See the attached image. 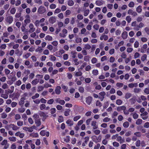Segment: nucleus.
Instances as JSON below:
<instances>
[{
  "instance_id": "obj_1",
  "label": "nucleus",
  "mask_w": 149,
  "mask_h": 149,
  "mask_svg": "<svg viewBox=\"0 0 149 149\" xmlns=\"http://www.w3.org/2000/svg\"><path fill=\"white\" fill-rule=\"evenodd\" d=\"M46 11L45 8L43 6H40L38 10V13L40 14H42L45 13Z\"/></svg>"
},
{
  "instance_id": "obj_2",
  "label": "nucleus",
  "mask_w": 149,
  "mask_h": 149,
  "mask_svg": "<svg viewBox=\"0 0 149 149\" xmlns=\"http://www.w3.org/2000/svg\"><path fill=\"white\" fill-rule=\"evenodd\" d=\"M5 20L7 23L10 24L13 21V17L11 16H8L6 18Z\"/></svg>"
},
{
  "instance_id": "obj_3",
  "label": "nucleus",
  "mask_w": 149,
  "mask_h": 149,
  "mask_svg": "<svg viewBox=\"0 0 149 149\" xmlns=\"http://www.w3.org/2000/svg\"><path fill=\"white\" fill-rule=\"evenodd\" d=\"M91 125L93 127V130L97 129L98 128V125L97 124V122L95 121H92Z\"/></svg>"
},
{
  "instance_id": "obj_4",
  "label": "nucleus",
  "mask_w": 149,
  "mask_h": 149,
  "mask_svg": "<svg viewBox=\"0 0 149 149\" xmlns=\"http://www.w3.org/2000/svg\"><path fill=\"white\" fill-rule=\"evenodd\" d=\"M61 87L60 86H57L55 88V91L56 94L57 95H59L61 93Z\"/></svg>"
},
{
  "instance_id": "obj_5",
  "label": "nucleus",
  "mask_w": 149,
  "mask_h": 149,
  "mask_svg": "<svg viewBox=\"0 0 149 149\" xmlns=\"http://www.w3.org/2000/svg\"><path fill=\"white\" fill-rule=\"evenodd\" d=\"M56 20V18L54 17L53 16L50 17L49 19V23L52 24H53L55 22Z\"/></svg>"
},
{
  "instance_id": "obj_6",
  "label": "nucleus",
  "mask_w": 149,
  "mask_h": 149,
  "mask_svg": "<svg viewBox=\"0 0 149 149\" xmlns=\"http://www.w3.org/2000/svg\"><path fill=\"white\" fill-rule=\"evenodd\" d=\"M92 100V97L91 96H88L86 99V102L88 105H90Z\"/></svg>"
},
{
  "instance_id": "obj_7",
  "label": "nucleus",
  "mask_w": 149,
  "mask_h": 149,
  "mask_svg": "<svg viewBox=\"0 0 149 149\" xmlns=\"http://www.w3.org/2000/svg\"><path fill=\"white\" fill-rule=\"evenodd\" d=\"M126 107L124 106L118 107L117 108V110L118 111H120L122 110L124 111L126 110Z\"/></svg>"
},
{
  "instance_id": "obj_8",
  "label": "nucleus",
  "mask_w": 149,
  "mask_h": 149,
  "mask_svg": "<svg viewBox=\"0 0 149 149\" xmlns=\"http://www.w3.org/2000/svg\"><path fill=\"white\" fill-rule=\"evenodd\" d=\"M127 32L124 31L122 35V37L123 39H126L127 38Z\"/></svg>"
},
{
  "instance_id": "obj_9",
  "label": "nucleus",
  "mask_w": 149,
  "mask_h": 149,
  "mask_svg": "<svg viewBox=\"0 0 149 149\" xmlns=\"http://www.w3.org/2000/svg\"><path fill=\"white\" fill-rule=\"evenodd\" d=\"M40 116L43 117V118H45V119L48 116L45 113L43 112H40Z\"/></svg>"
},
{
  "instance_id": "obj_10",
  "label": "nucleus",
  "mask_w": 149,
  "mask_h": 149,
  "mask_svg": "<svg viewBox=\"0 0 149 149\" xmlns=\"http://www.w3.org/2000/svg\"><path fill=\"white\" fill-rule=\"evenodd\" d=\"M35 123L36 124V126L37 127L40 126L41 124L40 119H36L35 120Z\"/></svg>"
},
{
  "instance_id": "obj_11",
  "label": "nucleus",
  "mask_w": 149,
  "mask_h": 149,
  "mask_svg": "<svg viewBox=\"0 0 149 149\" xmlns=\"http://www.w3.org/2000/svg\"><path fill=\"white\" fill-rule=\"evenodd\" d=\"M70 109H68L64 112V115L65 116H68L70 115Z\"/></svg>"
},
{
  "instance_id": "obj_12",
  "label": "nucleus",
  "mask_w": 149,
  "mask_h": 149,
  "mask_svg": "<svg viewBox=\"0 0 149 149\" xmlns=\"http://www.w3.org/2000/svg\"><path fill=\"white\" fill-rule=\"evenodd\" d=\"M66 123L70 126H71L73 124V122L70 119L66 121Z\"/></svg>"
},
{
  "instance_id": "obj_13",
  "label": "nucleus",
  "mask_w": 149,
  "mask_h": 149,
  "mask_svg": "<svg viewBox=\"0 0 149 149\" xmlns=\"http://www.w3.org/2000/svg\"><path fill=\"white\" fill-rule=\"evenodd\" d=\"M25 98L24 97H22L20 99V101L19 102V104L20 105H22L24 103V100Z\"/></svg>"
},
{
  "instance_id": "obj_14",
  "label": "nucleus",
  "mask_w": 149,
  "mask_h": 149,
  "mask_svg": "<svg viewBox=\"0 0 149 149\" xmlns=\"http://www.w3.org/2000/svg\"><path fill=\"white\" fill-rule=\"evenodd\" d=\"M39 82V80L37 79H36L33 80L31 82V84L33 85H35Z\"/></svg>"
},
{
  "instance_id": "obj_15",
  "label": "nucleus",
  "mask_w": 149,
  "mask_h": 149,
  "mask_svg": "<svg viewBox=\"0 0 149 149\" xmlns=\"http://www.w3.org/2000/svg\"><path fill=\"white\" fill-rule=\"evenodd\" d=\"M45 39L46 40L48 41H52L53 40V38L51 36L49 35H47L45 37Z\"/></svg>"
},
{
  "instance_id": "obj_16",
  "label": "nucleus",
  "mask_w": 149,
  "mask_h": 149,
  "mask_svg": "<svg viewBox=\"0 0 149 149\" xmlns=\"http://www.w3.org/2000/svg\"><path fill=\"white\" fill-rule=\"evenodd\" d=\"M143 120L141 119H138L136 121V124L137 125H140L142 123Z\"/></svg>"
},
{
  "instance_id": "obj_17",
  "label": "nucleus",
  "mask_w": 149,
  "mask_h": 149,
  "mask_svg": "<svg viewBox=\"0 0 149 149\" xmlns=\"http://www.w3.org/2000/svg\"><path fill=\"white\" fill-rule=\"evenodd\" d=\"M58 121L59 123H61L64 121V119L63 117L62 116H59L58 118Z\"/></svg>"
},
{
  "instance_id": "obj_18",
  "label": "nucleus",
  "mask_w": 149,
  "mask_h": 149,
  "mask_svg": "<svg viewBox=\"0 0 149 149\" xmlns=\"http://www.w3.org/2000/svg\"><path fill=\"white\" fill-rule=\"evenodd\" d=\"M132 94L131 93H127L125 94V98L126 99H128L131 97Z\"/></svg>"
},
{
  "instance_id": "obj_19",
  "label": "nucleus",
  "mask_w": 149,
  "mask_h": 149,
  "mask_svg": "<svg viewBox=\"0 0 149 149\" xmlns=\"http://www.w3.org/2000/svg\"><path fill=\"white\" fill-rule=\"evenodd\" d=\"M30 136L33 137L37 138L38 136V133H33L30 134Z\"/></svg>"
},
{
  "instance_id": "obj_20",
  "label": "nucleus",
  "mask_w": 149,
  "mask_h": 149,
  "mask_svg": "<svg viewBox=\"0 0 149 149\" xmlns=\"http://www.w3.org/2000/svg\"><path fill=\"white\" fill-rule=\"evenodd\" d=\"M74 4L73 1L72 0H69L68 2V4L70 6H72Z\"/></svg>"
},
{
  "instance_id": "obj_21",
  "label": "nucleus",
  "mask_w": 149,
  "mask_h": 149,
  "mask_svg": "<svg viewBox=\"0 0 149 149\" xmlns=\"http://www.w3.org/2000/svg\"><path fill=\"white\" fill-rule=\"evenodd\" d=\"M141 6H139L136 8V11L138 13H140L142 11Z\"/></svg>"
},
{
  "instance_id": "obj_22",
  "label": "nucleus",
  "mask_w": 149,
  "mask_h": 149,
  "mask_svg": "<svg viewBox=\"0 0 149 149\" xmlns=\"http://www.w3.org/2000/svg\"><path fill=\"white\" fill-rule=\"evenodd\" d=\"M129 124L128 122L126 121L123 123V125L125 128H127L129 126Z\"/></svg>"
},
{
  "instance_id": "obj_23",
  "label": "nucleus",
  "mask_w": 149,
  "mask_h": 149,
  "mask_svg": "<svg viewBox=\"0 0 149 149\" xmlns=\"http://www.w3.org/2000/svg\"><path fill=\"white\" fill-rule=\"evenodd\" d=\"M95 4L97 6H100L103 4V3L101 1H100L97 0L96 1Z\"/></svg>"
},
{
  "instance_id": "obj_24",
  "label": "nucleus",
  "mask_w": 149,
  "mask_h": 149,
  "mask_svg": "<svg viewBox=\"0 0 149 149\" xmlns=\"http://www.w3.org/2000/svg\"><path fill=\"white\" fill-rule=\"evenodd\" d=\"M16 11V9L15 8H12L10 10V13L12 14H14L15 13Z\"/></svg>"
},
{
  "instance_id": "obj_25",
  "label": "nucleus",
  "mask_w": 149,
  "mask_h": 149,
  "mask_svg": "<svg viewBox=\"0 0 149 149\" xmlns=\"http://www.w3.org/2000/svg\"><path fill=\"white\" fill-rule=\"evenodd\" d=\"M147 56L146 54H143L141 57V59L142 61H144L146 59Z\"/></svg>"
},
{
  "instance_id": "obj_26",
  "label": "nucleus",
  "mask_w": 149,
  "mask_h": 149,
  "mask_svg": "<svg viewBox=\"0 0 149 149\" xmlns=\"http://www.w3.org/2000/svg\"><path fill=\"white\" fill-rule=\"evenodd\" d=\"M78 90L79 92L81 93H83L84 92V87L81 86L79 87Z\"/></svg>"
},
{
  "instance_id": "obj_27",
  "label": "nucleus",
  "mask_w": 149,
  "mask_h": 149,
  "mask_svg": "<svg viewBox=\"0 0 149 149\" xmlns=\"http://www.w3.org/2000/svg\"><path fill=\"white\" fill-rule=\"evenodd\" d=\"M136 98L135 97H133L130 100V101L131 103L132 104H134L136 102Z\"/></svg>"
},
{
  "instance_id": "obj_28",
  "label": "nucleus",
  "mask_w": 149,
  "mask_h": 149,
  "mask_svg": "<svg viewBox=\"0 0 149 149\" xmlns=\"http://www.w3.org/2000/svg\"><path fill=\"white\" fill-rule=\"evenodd\" d=\"M123 101L120 100L118 99L116 101V104L118 105H120L122 104Z\"/></svg>"
},
{
  "instance_id": "obj_29",
  "label": "nucleus",
  "mask_w": 149,
  "mask_h": 149,
  "mask_svg": "<svg viewBox=\"0 0 149 149\" xmlns=\"http://www.w3.org/2000/svg\"><path fill=\"white\" fill-rule=\"evenodd\" d=\"M92 73L94 75H97L98 74V71L97 70H93Z\"/></svg>"
},
{
  "instance_id": "obj_30",
  "label": "nucleus",
  "mask_w": 149,
  "mask_h": 149,
  "mask_svg": "<svg viewBox=\"0 0 149 149\" xmlns=\"http://www.w3.org/2000/svg\"><path fill=\"white\" fill-rule=\"evenodd\" d=\"M96 106H99L100 107H101L102 106V104L101 103L99 100H97L96 102Z\"/></svg>"
},
{
  "instance_id": "obj_31",
  "label": "nucleus",
  "mask_w": 149,
  "mask_h": 149,
  "mask_svg": "<svg viewBox=\"0 0 149 149\" xmlns=\"http://www.w3.org/2000/svg\"><path fill=\"white\" fill-rule=\"evenodd\" d=\"M64 141L66 143H68L70 141V136H67L66 138H64Z\"/></svg>"
},
{
  "instance_id": "obj_32",
  "label": "nucleus",
  "mask_w": 149,
  "mask_h": 149,
  "mask_svg": "<svg viewBox=\"0 0 149 149\" xmlns=\"http://www.w3.org/2000/svg\"><path fill=\"white\" fill-rule=\"evenodd\" d=\"M84 48L86 49H89L91 48V47L89 44H86L85 45Z\"/></svg>"
},
{
  "instance_id": "obj_33",
  "label": "nucleus",
  "mask_w": 149,
  "mask_h": 149,
  "mask_svg": "<svg viewBox=\"0 0 149 149\" xmlns=\"http://www.w3.org/2000/svg\"><path fill=\"white\" fill-rule=\"evenodd\" d=\"M134 134L137 137H140L141 136V133L140 132H135L134 133Z\"/></svg>"
},
{
  "instance_id": "obj_34",
  "label": "nucleus",
  "mask_w": 149,
  "mask_h": 149,
  "mask_svg": "<svg viewBox=\"0 0 149 149\" xmlns=\"http://www.w3.org/2000/svg\"><path fill=\"white\" fill-rule=\"evenodd\" d=\"M126 20L128 23H130L132 20V19L130 16H128L126 17Z\"/></svg>"
},
{
  "instance_id": "obj_35",
  "label": "nucleus",
  "mask_w": 149,
  "mask_h": 149,
  "mask_svg": "<svg viewBox=\"0 0 149 149\" xmlns=\"http://www.w3.org/2000/svg\"><path fill=\"white\" fill-rule=\"evenodd\" d=\"M92 120V118L91 117L89 118L87 120H86V123L87 125H89L91 120Z\"/></svg>"
},
{
  "instance_id": "obj_36",
  "label": "nucleus",
  "mask_w": 149,
  "mask_h": 149,
  "mask_svg": "<svg viewBox=\"0 0 149 149\" xmlns=\"http://www.w3.org/2000/svg\"><path fill=\"white\" fill-rule=\"evenodd\" d=\"M44 88V87L43 86H40L38 87V92L40 91L43 90Z\"/></svg>"
},
{
  "instance_id": "obj_37",
  "label": "nucleus",
  "mask_w": 149,
  "mask_h": 149,
  "mask_svg": "<svg viewBox=\"0 0 149 149\" xmlns=\"http://www.w3.org/2000/svg\"><path fill=\"white\" fill-rule=\"evenodd\" d=\"M128 6L130 7H133L134 6V3L133 1H131L128 4Z\"/></svg>"
},
{
  "instance_id": "obj_38",
  "label": "nucleus",
  "mask_w": 149,
  "mask_h": 149,
  "mask_svg": "<svg viewBox=\"0 0 149 149\" xmlns=\"http://www.w3.org/2000/svg\"><path fill=\"white\" fill-rule=\"evenodd\" d=\"M54 101L53 99H50L47 101V103L49 104H52L53 103Z\"/></svg>"
},
{
  "instance_id": "obj_39",
  "label": "nucleus",
  "mask_w": 149,
  "mask_h": 149,
  "mask_svg": "<svg viewBox=\"0 0 149 149\" xmlns=\"http://www.w3.org/2000/svg\"><path fill=\"white\" fill-rule=\"evenodd\" d=\"M1 97L5 99H7L8 97V95L6 94H2L1 95Z\"/></svg>"
},
{
  "instance_id": "obj_40",
  "label": "nucleus",
  "mask_w": 149,
  "mask_h": 149,
  "mask_svg": "<svg viewBox=\"0 0 149 149\" xmlns=\"http://www.w3.org/2000/svg\"><path fill=\"white\" fill-rule=\"evenodd\" d=\"M82 74V72L80 71L77 72L75 74V75L77 77L81 76Z\"/></svg>"
},
{
  "instance_id": "obj_41",
  "label": "nucleus",
  "mask_w": 149,
  "mask_h": 149,
  "mask_svg": "<svg viewBox=\"0 0 149 149\" xmlns=\"http://www.w3.org/2000/svg\"><path fill=\"white\" fill-rule=\"evenodd\" d=\"M18 111L19 112L21 113L24 112L25 111V109L24 108H19L18 109Z\"/></svg>"
},
{
  "instance_id": "obj_42",
  "label": "nucleus",
  "mask_w": 149,
  "mask_h": 149,
  "mask_svg": "<svg viewBox=\"0 0 149 149\" xmlns=\"http://www.w3.org/2000/svg\"><path fill=\"white\" fill-rule=\"evenodd\" d=\"M21 118V116L19 114H16L15 116V118L16 120L19 119Z\"/></svg>"
},
{
  "instance_id": "obj_43",
  "label": "nucleus",
  "mask_w": 149,
  "mask_h": 149,
  "mask_svg": "<svg viewBox=\"0 0 149 149\" xmlns=\"http://www.w3.org/2000/svg\"><path fill=\"white\" fill-rule=\"evenodd\" d=\"M144 92L146 94H149V88H146L144 90Z\"/></svg>"
},
{
  "instance_id": "obj_44",
  "label": "nucleus",
  "mask_w": 149,
  "mask_h": 149,
  "mask_svg": "<svg viewBox=\"0 0 149 149\" xmlns=\"http://www.w3.org/2000/svg\"><path fill=\"white\" fill-rule=\"evenodd\" d=\"M9 139L10 141L13 142L16 141V138L15 137H10L9 138Z\"/></svg>"
},
{
  "instance_id": "obj_45",
  "label": "nucleus",
  "mask_w": 149,
  "mask_h": 149,
  "mask_svg": "<svg viewBox=\"0 0 149 149\" xmlns=\"http://www.w3.org/2000/svg\"><path fill=\"white\" fill-rule=\"evenodd\" d=\"M61 87L65 92H66L67 91L68 87L62 85Z\"/></svg>"
},
{
  "instance_id": "obj_46",
  "label": "nucleus",
  "mask_w": 149,
  "mask_h": 149,
  "mask_svg": "<svg viewBox=\"0 0 149 149\" xmlns=\"http://www.w3.org/2000/svg\"><path fill=\"white\" fill-rule=\"evenodd\" d=\"M39 96V94L38 93H37L35 94V95L32 96V98L33 99H35L36 98L38 97Z\"/></svg>"
},
{
  "instance_id": "obj_47",
  "label": "nucleus",
  "mask_w": 149,
  "mask_h": 149,
  "mask_svg": "<svg viewBox=\"0 0 149 149\" xmlns=\"http://www.w3.org/2000/svg\"><path fill=\"white\" fill-rule=\"evenodd\" d=\"M46 107L45 105L44 104H42L40 105V108L41 110H43L45 109Z\"/></svg>"
},
{
  "instance_id": "obj_48",
  "label": "nucleus",
  "mask_w": 149,
  "mask_h": 149,
  "mask_svg": "<svg viewBox=\"0 0 149 149\" xmlns=\"http://www.w3.org/2000/svg\"><path fill=\"white\" fill-rule=\"evenodd\" d=\"M143 127L146 128H148L149 127V122H147L146 123L143 125Z\"/></svg>"
},
{
  "instance_id": "obj_49",
  "label": "nucleus",
  "mask_w": 149,
  "mask_h": 149,
  "mask_svg": "<svg viewBox=\"0 0 149 149\" xmlns=\"http://www.w3.org/2000/svg\"><path fill=\"white\" fill-rule=\"evenodd\" d=\"M5 73L6 75L8 74L10 72V71L7 68H6L4 70Z\"/></svg>"
},
{
  "instance_id": "obj_50",
  "label": "nucleus",
  "mask_w": 149,
  "mask_h": 149,
  "mask_svg": "<svg viewBox=\"0 0 149 149\" xmlns=\"http://www.w3.org/2000/svg\"><path fill=\"white\" fill-rule=\"evenodd\" d=\"M50 113L52 114H54L56 112V109L54 108H51L50 109Z\"/></svg>"
},
{
  "instance_id": "obj_51",
  "label": "nucleus",
  "mask_w": 149,
  "mask_h": 149,
  "mask_svg": "<svg viewBox=\"0 0 149 149\" xmlns=\"http://www.w3.org/2000/svg\"><path fill=\"white\" fill-rule=\"evenodd\" d=\"M12 129L14 130H17L19 129V127L13 124V127H12Z\"/></svg>"
},
{
  "instance_id": "obj_52",
  "label": "nucleus",
  "mask_w": 149,
  "mask_h": 149,
  "mask_svg": "<svg viewBox=\"0 0 149 149\" xmlns=\"http://www.w3.org/2000/svg\"><path fill=\"white\" fill-rule=\"evenodd\" d=\"M97 59L96 58H93L91 60L92 63L93 64H94L97 62Z\"/></svg>"
},
{
  "instance_id": "obj_53",
  "label": "nucleus",
  "mask_w": 149,
  "mask_h": 149,
  "mask_svg": "<svg viewBox=\"0 0 149 149\" xmlns=\"http://www.w3.org/2000/svg\"><path fill=\"white\" fill-rule=\"evenodd\" d=\"M109 103L108 102H106L104 103V105L103 106V108L104 109H106L109 106Z\"/></svg>"
},
{
  "instance_id": "obj_54",
  "label": "nucleus",
  "mask_w": 149,
  "mask_h": 149,
  "mask_svg": "<svg viewBox=\"0 0 149 149\" xmlns=\"http://www.w3.org/2000/svg\"><path fill=\"white\" fill-rule=\"evenodd\" d=\"M75 41L77 43L81 42L82 41V40L81 38H76L75 39Z\"/></svg>"
},
{
  "instance_id": "obj_55",
  "label": "nucleus",
  "mask_w": 149,
  "mask_h": 149,
  "mask_svg": "<svg viewBox=\"0 0 149 149\" xmlns=\"http://www.w3.org/2000/svg\"><path fill=\"white\" fill-rule=\"evenodd\" d=\"M50 56V60H51L53 61H55L56 60V58L55 56H53L52 55H51Z\"/></svg>"
},
{
  "instance_id": "obj_56",
  "label": "nucleus",
  "mask_w": 149,
  "mask_h": 149,
  "mask_svg": "<svg viewBox=\"0 0 149 149\" xmlns=\"http://www.w3.org/2000/svg\"><path fill=\"white\" fill-rule=\"evenodd\" d=\"M85 81L86 83H90L91 81V79L90 78H88L85 79Z\"/></svg>"
},
{
  "instance_id": "obj_57",
  "label": "nucleus",
  "mask_w": 149,
  "mask_h": 149,
  "mask_svg": "<svg viewBox=\"0 0 149 149\" xmlns=\"http://www.w3.org/2000/svg\"><path fill=\"white\" fill-rule=\"evenodd\" d=\"M141 141L140 140H138L136 142V145L137 147H139L140 145Z\"/></svg>"
},
{
  "instance_id": "obj_58",
  "label": "nucleus",
  "mask_w": 149,
  "mask_h": 149,
  "mask_svg": "<svg viewBox=\"0 0 149 149\" xmlns=\"http://www.w3.org/2000/svg\"><path fill=\"white\" fill-rule=\"evenodd\" d=\"M81 118V116H76L74 117V118L73 120L74 121H77L79 119Z\"/></svg>"
},
{
  "instance_id": "obj_59",
  "label": "nucleus",
  "mask_w": 149,
  "mask_h": 149,
  "mask_svg": "<svg viewBox=\"0 0 149 149\" xmlns=\"http://www.w3.org/2000/svg\"><path fill=\"white\" fill-rule=\"evenodd\" d=\"M13 124H10L9 125H7L5 127V128L7 130L9 129V128H12Z\"/></svg>"
},
{
  "instance_id": "obj_60",
  "label": "nucleus",
  "mask_w": 149,
  "mask_h": 149,
  "mask_svg": "<svg viewBox=\"0 0 149 149\" xmlns=\"http://www.w3.org/2000/svg\"><path fill=\"white\" fill-rule=\"evenodd\" d=\"M139 117V115L136 113H134L133 115V117L134 119H137Z\"/></svg>"
},
{
  "instance_id": "obj_61",
  "label": "nucleus",
  "mask_w": 149,
  "mask_h": 149,
  "mask_svg": "<svg viewBox=\"0 0 149 149\" xmlns=\"http://www.w3.org/2000/svg\"><path fill=\"white\" fill-rule=\"evenodd\" d=\"M42 49L40 47H39L38 48L36 49L35 50L36 52H41Z\"/></svg>"
},
{
  "instance_id": "obj_62",
  "label": "nucleus",
  "mask_w": 149,
  "mask_h": 149,
  "mask_svg": "<svg viewBox=\"0 0 149 149\" xmlns=\"http://www.w3.org/2000/svg\"><path fill=\"white\" fill-rule=\"evenodd\" d=\"M17 125L19 126H21L23 125V122L22 121H18L17 123Z\"/></svg>"
},
{
  "instance_id": "obj_63",
  "label": "nucleus",
  "mask_w": 149,
  "mask_h": 149,
  "mask_svg": "<svg viewBox=\"0 0 149 149\" xmlns=\"http://www.w3.org/2000/svg\"><path fill=\"white\" fill-rule=\"evenodd\" d=\"M115 60V58H114L113 56H111L109 59V62L110 63H113V62Z\"/></svg>"
},
{
  "instance_id": "obj_64",
  "label": "nucleus",
  "mask_w": 149,
  "mask_h": 149,
  "mask_svg": "<svg viewBox=\"0 0 149 149\" xmlns=\"http://www.w3.org/2000/svg\"><path fill=\"white\" fill-rule=\"evenodd\" d=\"M9 61L10 63H13L14 61V58L12 57H10L8 58Z\"/></svg>"
}]
</instances>
